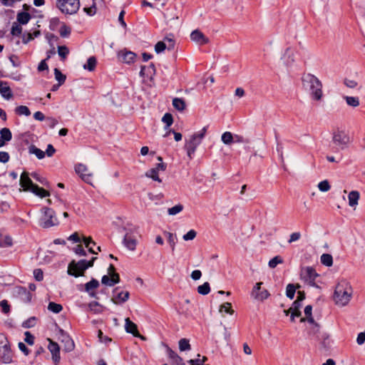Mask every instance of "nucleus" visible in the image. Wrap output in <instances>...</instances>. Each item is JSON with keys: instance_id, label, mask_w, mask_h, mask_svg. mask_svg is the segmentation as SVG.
I'll return each instance as SVG.
<instances>
[{"instance_id": "obj_47", "label": "nucleus", "mask_w": 365, "mask_h": 365, "mask_svg": "<svg viewBox=\"0 0 365 365\" xmlns=\"http://www.w3.org/2000/svg\"><path fill=\"white\" fill-rule=\"evenodd\" d=\"M58 53L59 56L64 60L69 53V50L66 46H58Z\"/></svg>"}, {"instance_id": "obj_51", "label": "nucleus", "mask_w": 365, "mask_h": 365, "mask_svg": "<svg viewBox=\"0 0 365 365\" xmlns=\"http://www.w3.org/2000/svg\"><path fill=\"white\" fill-rule=\"evenodd\" d=\"M22 33V27L18 24L17 23L14 22L12 24L11 34L12 36H19Z\"/></svg>"}, {"instance_id": "obj_30", "label": "nucleus", "mask_w": 365, "mask_h": 365, "mask_svg": "<svg viewBox=\"0 0 365 365\" xmlns=\"http://www.w3.org/2000/svg\"><path fill=\"white\" fill-rule=\"evenodd\" d=\"M29 151L31 154H34L38 159H43L45 157V152L38 148L34 145L29 148Z\"/></svg>"}, {"instance_id": "obj_31", "label": "nucleus", "mask_w": 365, "mask_h": 365, "mask_svg": "<svg viewBox=\"0 0 365 365\" xmlns=\"http://www.w3.org/2000/svg\"><path fill=\"white\" fill-rule=\"evenodd\" d=\"M31 192L41 198L50 196L48 191L44 190L43 188L39 187L38 185L34 187Z\"/></svg>"}, {"instance_id": "obj_52", "label": "nucleus", "mask_w": 365, "mask_h": 365, "mask_svg": "<svg viewBox=\"0 0 365 365\" xmlns=\"http://www.w3.org/2000/svg\"><path fill=\"white\" fill-rule=\"evenodd\" d=\"M103 1V0H99ZM93 4L88 8H84V11L89 16H93L96 13V0H93Z\"/></svg>"}, {"instance_id": "obj_40", "label": "nucleus", "mask_w": 365, "mask_h": 365, "mask_svg": "<svg viewBox=\"0 0 365 365\" xmlns=\"http://www.w3.org/2000/svg\"><path fill=\"white\" fill-rule=\"evenodd\" d=\"M210 292V286L208 282H205L202 285L198 286L197 292L202 295H206Z\"/></svg>"}, {"instance_id": "obj_56", "label": "nucleus", "mask_w": 365, "mask_h": 365, "mask_svg": "<svg viewBox=\"0 0 365 365\" xmlns=\"http://www.w3.org/2000/svg\"><path fill=\"white\" fill-rule=\"evenodd\" d=\"M197 232L194 230H190L182 236V238L185 241L192 240L195 238Z\"/></svg>"}, {"instance_id": "obj_36", "label": "nucleus", "mask_w": 365, "mask_h": 365, "mask_svg": "<svg viewBox=\"0 0 365 365\" xmlns=\"http://www.w3.org/2000/svg\"><path fill=\"white\" fill-rule=\"evenodd\" d=\"M15 112L17 115H24L26 116H29L31 115V111L29 108L26 106H19L16 108Z\"/></svg>"}, {"instance_id": "obj_28", "label": "nucleus", "mask_w": 365, "mask_h": 365, "mask_svg": "<svg viewBox=\"0 0 365 365\" xmlns=\"http://www.w3.org/2000/svg\"><path fill=\"white\" fill-rule=\"evenodd\" d=\"M284 58H287L285 63L287 66H290L294 62V53L290 48L285 50Z\"/></svg>"}, {"instance_id": "obj_24", "label": "nucleus", "mask_w": 365, "mask_h": 365, "mask_svg": "<svg viewBox=\"0 0 365 365\" xmlns=\"http://www.w3.org/2000/svg\"><path fill=\"white\" fill-rule=\"evenodd\" d=\"M16 18L19 24L25 25L29 21L31 16L28 12L21 11L18 13Z\"/></svg>"}, {"instance_id": "obj_41", "label": "nucleus", "mask_w": 365, "mask_h": 365, "mask_svg": "<svg viewBox=\"0 0 365 365\" xmlns=\"http://www.w3.org/2000/svg\"><path fill=\"white\" fill-rule=\"evenodd\" d=\"M296 287L293 284H288L286 288V295L290 299H292L296 292Z\"/></svg>"}, {"instance_id": "obj_19", "label": "nucleus", "mask_w": 365, "mask_h": 365, "mask_svg": "<svg viewBox=\"0 0 365 365\" xmlns=\"http://www.w3.org/2000/svg\"><path fill=\"white\" fill-rule=\"evenodd\" d=\"M0 93L6 100L13 97L12 91L6 81H0Z\"/></svg>"}, {"instance_id": "obj_43", "label": "nucleus", "mask_w": 365, "mask_h": 365, "mask_svg": "<svg viewBox=\"0 0 365 365\" xmlns=\"http://www.w3.org/2000/svg\"><path fill=\"white\" fill-rule=\"evenodd\" d=\"M309 336H314L317 339V336H321L319 333V325L318 324L312 326L308 331Z\"/></svg>"}, {"instance_id": "obj_37", "label": "nucleus", "mask_w": 365, "mask_h": 365, "mask_svg": "<svg viewBox=\"0 0 365 365\" xmlns=\"http://www.w3.org/2000/svg\"><path fill=\"white\" fill-rule=\"evenodd\" d=\"M222 141L226 145H230L234 140V136L230 132H225L221 137Z\"/></svg>"}, {"instance_id": "obj_9", "label": "nucleus", "mask_w": 365, "mask_h": 365, "mask_svg": "<svg viewBox=\"0 0 365 365\" xmlns=\"http://www.w3.org/2000/svg\"><path fill=\"white\" fill-rule=\"evenodd\" d=\"M49 344L48 346V350L51 351L52 355V359L56 365H57L61 359L60 356V346L59 345L52 341L51 339H48Z\"/></svg>"}, {"instance_id": "obj_20", "label": "nucleus", "mask_w": 365, "mask_h": 365, "mask_svg": "<svg viewBox=\"0 0 365 365\" xmlns=\"http://www.w3.org/2000/svg\"><path fill=\"white\" fill-rule=\"evenodd\" d=\"M125 329L126 332L132 334L135 336H139L137 325L133 323L129 318L125 319Z\"/></svg>"}, {"instance_id": "obj_42", "label": "nucleus", "mask_w": 365, "mask_h": 365, "mask_svg": "<svg viewBox=\"0 0 365 365\" xmlns=\"http://www.w3.org/2000/svg\"><path fill=\"white\" fill-rule=\"evenodd\" d=\"M36 321H37L36 317H31L22 323V327H24L25 329H29V328L34 327L36 324Z\"/></svg>"}, {"instance_id": "obj_4", "label": "nucleus", "mask_w": 365, "mask_h": 365, "mask_svg": "<svg viewBox=\"0 0 365 365\" xmlns=\"http://www.w3.org/2000/svg\"><path fill=\"white\" fill-rule=\"evenodd\" d=\"M56 6L62 13L74 14L80 8V0H57Z\"/></svg>"}, {"instance_id": "obj_6", "label": "nucleus", "mask_w": 365, "mask_h": 365, "mask_svg": "<svg viewBox=\"0 0 365 365\" xmlns=\"http://www.w3.org/2000/svg\"><path fill=\"white\" fill-rule=\"evenodd\" d=\"M43 216L41 219L40 225L43 228H48L58 224L55 217V212L49 207H43Z\"/></svg>"}, {"instance_id": "obj_39", "label": "nucleus", "mask_w": 365, "mask_h": 365, "mask_svg": "<svg viewBox=\"0 0 365 365\" xmlns=\"http://www.w3.org/2000/svg\"><path fill=\"white\" fill-rule=\"evenodd\" d=\"M346 103L351 107H357L359 106V99L358 97L345 96Z\"/></svg>"}, {"instance_id": "obj_17", "label": "nucleus", "mask_w": 365, "mask_h": 365, "mask_svg": "<svg viewBox=\"0 0 365 365\" xmlns=\"http://www.w3.org/2000/svg\"><path fill=\"white\" fill-rule=\"evenodd\" d=\"M0 358L4 364H9L12 361V353L9 344L0 349Z\"/></svg>"}, {"instance_id": "obj_11", "label": "nucleus", "mask_w": 365, "mask_h": 365, "mask_svg": "<svg viewBox=\"0 0 365 365\" xmlns=\"http://www.w3.org/2000/svg\"><path fill=\"white\" fill-rule=\"evenodd\" d=\"M20 185L24 190L31 192L36 185L34 184L29 176V173L24 172L20 177Z\"/></svg>"}, {"instance_id": "obj_23", "label": "nucleus", "mask_w": 365, "mask_h": 365, "mask_svg": "<svg viewBox=\"0 0 365 365\" xmlns=\"http://www.w3.org/2000/svg\"><path fill=\"white\" fill-rule=\"evenodd\" d=\"M359 197H360V195L358 191H356V190L351 191L348 196L349 206L354 207V206L358 205V201H359Z\"/></svg>"}, {"instance_id": "obj_29", "label": "nucleus", "mask_w": 365, "mask_h": 365, "mask_svg": "<svg viewBox=\"0 0 365 365\" xmlns=\"http://www.w3.org/2000/svg\"><path fill=\"white\" fill-rule=\"evenodd\" d=\"M1 139L3 142L10 141L12 138V134L11 130L7 128H4L0 130Z\"/></svg>"}, {"instance_id": "obj_2", "label": "nucleus", "mask_w": 365, "mask_h": 365, "mask_svg": "<svg viewBox=\"0 0 365 365\" xmlns=\"http://www.w3.org/2000/svg\"><path fill=\"white\" fill-rule=\"evenodd\" d=\"M352 295V288L349 283L343 280L336 286L334 299L336 304L345 306L350 301Z\"/></svg>"}, {"instance_id": "obj_1", "label": "nucleus", "mask_w": 365, "mask_h": 365, "mask_svg": "<svg viewBox=\"0 0 365 365\" xmlns=\"http://www.w3.org/2000/svg\"><path fill=\"white\" fill-rule=\"evenodd\" d=\"M302 86L310 92L312 97L317 101L322 99V82L314 75L311 73H305L302 77Z\"/></svg>"}, {"instance_id": "obj_58", "label": "nucleus", "mask_w": 365, "mask_h": 365, "mask_svg": "<svg viewBox=\"0 0 365 365\" xmlns=\"http://www.w3.org/2000/svg\"><path fill=\"white\" fill-rule=\"evenodd\" d=\"M0 307H1L2 312L4 314H8L10 312V305L9 304L7 300H1L0 302Z\"/></svg>"}, {"instance_id": "obj_48", "label": "nucleus", "mask_w": 365, "mask_h": 365, "mask_svg": "<svg viewBox=\"0 0 365 365\" xmlns=\"http://www.w3.org/2000/svg\"><path fill=\"white\" fill-rule=\"evenodd\" d=\"M183 210V205L181 204L176 205L170 208H168V213L170 215H175Z\"/></svg>"}, {"instance_id": "obj_64", "label": "nucleus", "mask_w": 365, "mask_h": 365, "mask_svg": "<svg viewBox=\"0 0 365 365\" xmlns=\"http://www.w3.org/2000/svg\"><path fill=\"white\" fill-rule=\"evenodd\" d=\"M171 364L172 365H185V364L183 362L182 359L178 355L177 356H175V358H174L172 360Z\"/></svg>"}, {"instance_id": "obj_53", "label": "nucleus", "mask_w": 365, "mask_h": 365, "mask_svg": "<svg viewBox=\"0 0 365 365\" xmlns=\"http://www.w3.org/2000/svg\"><path fill=\"white\" fill-rule=\"evenodd\" d=\"M318 188L322 192H327V191H329L330 190L331 186H330L329 182H328V180H324L321 181L318 184Z\"/></svg>"}, {"instance_id": "obj_18", "label": "nucleus", "mask_w": 365, "mask_h": 365, "mask_svg": "<svg viewBox=\"0 0 365 365\" xmlns=\"http://www.w3.org/2000/svg\"><path fill=\"white\" fill-rule=\"evenodd\" d=\"M137 55L133 51H120L118 53V58L120 60L125 63L130 64L134 62Z\"/></svg>"}, {"instance_id": "obj_3", "label": "nucleus", "mask_w": 365, "mask_h": 365, "mask_svg": "<svg viewBox=\"0 0 365 365\" xmlns=\"http://www.w3.org/2000/svg\"><path fill=\"white\" fill-rule=\"evenodd\" d=\"M207 132V127H204L199 133L192 134L188 140H186L184 148L190 160L192 159L196 148L201 143Z\"/></svg>"}, {"instance_id": "obj_35", "label": "nucleus", "mask_w": 365, "mask_h": 365, "mask_svg": "<svg viewBox=\"0 0 365 365\" xmlns=\"http://www.w3.org/2000/svg\"><path fill=\"white\" fill-rule=\"evenodd\" d=\"M54 75L55 78L58 81L59 85H63L66 81V76L64 74H63L61 72V71L57 68H54Z\"/></svg>"}, {"instance_id": "obj_33", "label": "nucleus", "mask_w": 365, "mask_h": 365, "mask_svg": "<svg viewBox=\"0 0 365 365\" xmlns=\"http://www.w3.org/2000/svg\"><path fill=\"white\" fill-rule=\"evenodd\" d=\"M320 261L327 267H331L333 264V257L330 254H323L320 257Z\"/></svg>"}, {"instance_id": "obj_7", "label": "nucleus", "mask_w": 365, "mask_h": 365, "mask_svg": "<svg viewBox=\"0 0 365 365\" xmlns=\"http://www.w3.org/2000/svg\"><path fill=\"white\" fill-rule=\"evenodd\" d=\"M332 142L336 146V151L344 150L349 143V137L344 131L338 130L333 133Z\"/></svg>"}, {"instance_id": "obj_44", "label": "nucleus", "mask_w": 365, "mask_h": 365, "mask_svg": "<svg viewBox=\"0 0 365 365\" xmlns=\"http://www.w3.org/2000/svg\"><path fill=\"white\" fill-rule=\"evenodd\" d=\"M71 32V28L63 23L59 30L60 36L63 38H66L69 36Z\"/></svg>"}, {"instance_id": "obj_62", "label": "nucleus", "mask_w": 365, "mask_h": 365, "mask_svg": "<svg viewBox=\"0 0 365 365\" xmlns=\"http://www.w3.org/2000/svg\"><path fill=\"white\" fill-rule=\"evenodd\" d=\"M24 334H25V339H24L25 341L29 345H33L34 343V335H32L29 331H26Z\"/></svg>"}, {"instance_id": "obj_59", "label": "nucleus", "mask_w": 365, "mask_h": 365, "mask_svg": "<svg viewBox=\"0 0 365 365\" xmlns=\"http://www.w3.org/2000/svg\"><path fill=\"white\" fill-rule=\"evenodd\" d=\"M100 307V304L97 302H92L88 304V307L91 309V311H93L95 313H100L101 312V310L98 308Z\"/></svg>"}, {"instance_id": "obj_46", "label": "nucleus", "mask_w": 365, "mask_h": 365, "mask_svg": "<svg viewBox=\"0 0 365 365\" xmlns=\"http://www.w3.org/2000/svg\"><path fill=\"white\" fill-rule=\"evenodd\" d=\"M162 121L165 123V128L168 129L173 123V115L169 113H166L163 115Z\"/></svg>"}, {"instance_id": "obj_25", "label": "nucleus", "mask_w": 365, "mask_h": 365, "mask_svg": "<svg viewBox=\"0 0 365 365\" xmlns=\"http://www.w3.org/2000/svg\"><path fill=\"white\" fill-rule=\"evenodd\" d=\"M173 106L176 110L182 111L185 110L186 104L182 98H175L173 100Z\"/></svg>"}, {"instance_id": "obj_5", "label": "nucleus", "mask_w": 365, "mask_h": 365, "mask_svg": "<svg viewBox=\"0 0 365 365\" xmlns=\"http://www.w3.org/2000/svg\"><path fill=\"white\" fill-rule=\"evenodd\" d=\"M87 269L86 259H81L78 262L72 260L68 266L67 273L68 275L78 277L83 276L84 272Z\"/></svg>"}, {"instance_id": "obj_10", "label": "nucleus", "mask_w": 365, "mask_h": 365, "mask_svg": "<svg viewBox=\"0 0 365 365\" xmlns=\"http://www.w3.org/2000/svg\"><path fill=\"white\" fill-rule=\"evenodd\" d=\"M61 334V342L63 344V350L66 352H71L75 348L73 339L63 329L60 330Z\"/></svg>"}, {"instance_id": "obj_13", "label": "nucleus", "mask_w": 365, "mask_h": 365, "mask_svg": "<svg viewBox=\"0 0 365 365\" xmlns=\"http://www.w3.org/2000/svg\"><path fill=\"white\" fill-rule=\"evenodd\" d=\"M75 171L76 173L81 175V177L83 181L87 183H91V178L92 175L90 173H86L88 171V168L81 163H78L75 166Z\"/></svg>"}, {"instance_id": "obj_61", "label": "nucleus", "mask_w": 365, "mask_h": 365, "mask_svg": "<svg viewBox=\"0 0 365 365\" xmlns=\"http://www.w3.org/2000/svg\"><path fill=\"white\" fill-rule=\"evenodd\" d=\"M73 251L76 255L79 256H86L87 255L86 252L81 245H78L76 247H74Z\"/></svg>"}, {"instance_id": "obj_21", "label": "nucleus", "mask_w": 365, "mask_h": 365, "mask_svg": "<svg viewBox=\"0 0 365 365\" xmlns=\"http://www.w3.org/2000/svg\"><path fill=\"white\" fill-rule=\"evenodd\" d=\"M46 38L48 40V44L50 45V46L51 48V50L48 51L46 53L47 57L46 59L48 60L51 57L52 55H54L56 53V49L54 47V44H53V43L51 42V38H54L55 41H57L58 40V37L56 36V35H54L53 34H47L46 35Z\"/></svg>"}, {"instance_id": "obj_22", "label": "nucleus", "mask_w": 365, "mask_h": 365, "mask_svg": "<svg viewBox=\"0 0 365 365\" xmlns=\"http://www.w3.org/2000/svg\"><path fill=\"white\" fill-rule=\"evenodd\" d=\"M123 242L128 250L133 251L135 249L136 240L128 234L125 235Z\"/></svg>"}, {"instance_id": "obj_63", "label": "nucleus", "mask_w": 365, "mask_h": 365, "mask_svg": "<svg viewBox=\"0 0 365 365\" xmlns=\"http://www.w3.org/2000/svg\"><path fill=\"white\" fill-rule=\"evenodd\" d=\"M301 238V233L299 232H293L290 235L288 242L289 244L299 240Z\"/></svg>"}, {"instance_id": "obj_38", "label": "nucleus", "mask_w": 365, "mask_h": 365, "mask_svg": "<svg viewBox=\"0 0 365 365\" xmlns=\"http://www.w3.org/2000/svg\"><path fill=\"white\" fill-rule=\"evenodd\" d=\"M48 309L55 314H58L61 312L63 307L60 304L51 302L48 305Z\"/></svg>"}, {"instance_id": "obj_49", "label": "nucleus", "mask_w": 365, "mask_h": 365, "mask_svg": "<svg viewBox=\"0 0 365 365\" xmlns=\"http://www.w3.org/2000/svg\"><path fill=\"white\" fill-rule=\"evenodd\" d=\"M31 176L35 179L36 181H38V182H40L41 185H44V186H48V180L41 176L39 174L36 173H32L31 174Z\"/></svg>"}, {"instance_id": "obj_27", "label": "nucleus", "mask_w": 365, "mask_h": 365, "mask_svg": "<svg viewBox=\"0 0 365 365\" xmlns=\"http://www.w3.org/2000/svg\"><path fill=\"white\" fill-rule=\"evenodd\" d=\"M165 236L167 237L168 242L170 246L171 250L173 252L175 248L177 237L173 233L169 232H164Z\"/></svg>"}, {"instance_id": "obj_57", "label": "nucleus", "mask_w": 365, "mask_h": 365, "mask_svg": "<svg viewBox=\"0 0 365 365\" xmlns=\"http://www.w3.org/2000/svg\"><path fill=\"white\" fill-rule=\"evenodd\" d=\"M34 277L38 282H41L43 279V272L41 269H35L34 270Z\"/></svg>"}, {"instance_id": "obj_32", "label": "nucleus", "mask_w": 365, "mask_h": 365, "mask_svg": "<svg viewBox=\"0 0 365 365\" xmlns=\"http://www.w3.org/2000/svg\"><path fill=\"white\" fill-rule=\"evenodd\" d=\"M98 287L99 282L96 279H92L85 284V291L86 292H90L91 291H93L95 289H97Z\"/></svg>"}, {"instance_id": "obj_60", "label": "nucleus", "mask_w": 365, "mask_h": 365, "mask_svg": "<svg viewBox=\"0 0 365 365\" xmlns=\"http://www.w3.org/2000/svg\"><path fill=\"white\" fill-rule=\"evenodd\" d=\"M302 306V304L301 302L295 300L291 306L292 312H301L300 309Z\"/></svg>"}, {"instance_id": "obj_26", "label": "nucleus", "mask_w": 365, "mask_h": 365, "mask_svg": "<svg viewBox=\"0 0 365 365\" xmlns=\"http://www.w3.org/2000/svg\"><path fill=\"white\" fill-rule=\"evenodd\" d=\"M97 63V60L95 56H91L88 58L87 63L83 65V68L89 71L95 70Z\"/></svg>"}, {"instance_id": "obj_16", "label": "nucleus", "mask_w": 365, "mask_h": 365, "mask_svg": "<svg viewBox=\"0 0 365 365\" xmlns=\"http://www.w3.org/2000/svg\"><path fill=\"white\" fill-rule=\"evenodd\" d=\"M16 294L20 298L21 301L23 302L27 303L31 302L32 295L29 291L26 289V288L23 287H16Z\"/></svg>"}, {"instance_id": "obj_54", "label": "nucleus", "mask_w": 365, "mask_h": 365, "mask_svg": "<svg viewBox=\"0 0 365 365\" xmlns=\"http://www.w3.org/2000/svg\"><path fill=\"white\" fill-rule=\"evenodd\" d=\"M220 312L232 314L234 311L231 309V303L225 302L220 306Z\"/></svg>"}, {"instance_id": "obj_50", "label": "nucleus", "mask_w": 365, "mask_h": 365, "mask_svg": "<svg viewBox=\"0 0 365 365\" xmlns=\"http://www.w3.org/2000/svg\"><path fill=\"white\" fill-rule=\"evenodd\" d=\"M283 259L280 256H276L269 260L268 264L270 268H275L277 264H282Z\"/></svg>"}, {"instance_id": "obj_15", "label": "nucleus", "mask_w": 365, "mask_h": 365, "mask_svg": "<svg viewBox=\"0 0 365 365\" xmlns=\"http://www.w3.org/2000/svg\"><path fill=\"white\" fill-rule=\"evenodd\" d=\"M317 340L320 341L321 349L323 351H327L331 349L332 341L330 339L329 334L323 333L321 336H317Z\"/></svg>"}, {"instance_id": "obj_55", "label": "nucleus", "mask_w": 365, "mask_h": 365, "mask_svg": "<svg viewBox=\"0 0 365 365\" xmlns=\"http://www.w3.org/2000/svg\"><path fill=\"white\" fill-rule=\"evenodd\" d=\"M167 48L166 43L163 41H158L155 46V51L157 53L164 51Z\"/></svg>"}, {"instance_id": "obj_45", "label": "nucleus", "mask_w": 365, "mask_h": 365, "mask_svg": "<svg viewBox=\"0 0 365 365\" xmlns=\"http://www.w3.org/2000/svg\"><path fill=\"white\" fill-rule=\"evenodd\" d=\"M179 349L181 351H188L191 349L189 340L187 339H181L179 341Z\"/></svg>"}, {"instance_id": "obj_8", "label": "nucleus", "mask_w": 365, "mask_h": 365, "mask_svg": "<svg viewBox=\"0 0 365 365\" xmlns=\"http://www.w3.org/2000/svg\"><path fill=\"white\" fill-rule=\"evenodd\" d=\"M319 277L315 269L312 267H307L301 272V278L312 287H319L315 279Z\"/></svg>"}, {"instance_id": "obj_34", "label": "nucleus", "mask_w": 365, "mask_h": 365, "mask_svg": "<svg viewBox=\"0 0 365 365\" xmlns=\"http://www.w3.org/2000/svg\"><path fill=\"white\" fill-rule=\"evenodd\" d=\"M145 176L153 179L155 181H158L159 182H162L161 179L158 177V171L155 168L148 170L145 173Z\"/></svg>"}, {"instance_id": "obj_14", "label": "nucleus", "mask_w": 365, "mask_h": 365, "mask_svg": "<svg viewBox=\"0 0 365 365\" xmlns=\"http://www.w3.org/2000/svg\"><path fill=\"white\" fill-rule=\"evenodd\" d=\"M190 38L199 45H204L209 43V38L197 29L191 33Z\"/></svg>"}, {"instance_id": "obj_12", "label": "nucleus", "mask_w": 365, "mask_h": 365, "mask_svg": "<svg viewBox=\"0 0 365 365\" xmlns=\"http://www.w3.org/2000/svg\"><path fill=\"white\" fill-rule=\"evenodd\" d=\"M118 289L119 288L116 287L113 291L112 301L115 304L124 303L129 299L130 293L128 292H118Z\"/></svg>"}]
</instances>
